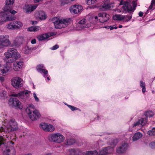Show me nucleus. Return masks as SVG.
I'll return each instance as SVG.
<instances>
[{"label": "nucleus", "mask_w": 155, "mask_h": 155, "mask_svg": "<svg viewBox=\"0 0 155 155\" xmlns=\"http://www.w3.org/2000/svg\"><path fill=\"white\" fill-rule=\"evenodd\" d=\"M38 6V5H26L23 7L24 11L27 13H31Z\"/></svg>", "instance_id": "10"}, {"label": "nucleus", "mask_w": 155, "mask_h": 155, "mask_svg": "<svg viewBox=\"0 0 155 155\" xmlns=\"http://www.w3.org/2000/svg\"><path fill=\"white\" fill-rule=\"evenodd\" d=\"M69 151L70 155H84V152L78 149H71Z\"/></svg>", "instance_id": "18"}, {"label": "nucleus", "mask_w": 155, "mask_h": 155, "mask_svg": "<svg viewBox=\"0 0 155 155\" xmlns=\"http://www.w3.org/2000/svg\"><path fill=\"white\" fill-rule=\"evenodd\" d=\"M11 81L12 84L15 88H19L23 86V80L19 77H16L13 78Z\"/></svg>", "instance_id": "7"}, {"label": "nucleus", "mask_w": 155, "mask_h": 155, "mask_svg": "<svg viewBox=\"0 0 155 155\" xmlns=\"http://www.w3.org/2000/svg\"><path fill=\"white\" fill-rule=\"evenodd\" d=\"M35 16L37 19L41 20H45L47 18V16L43 11L36 12L35 14Z\"/></svg>", "instance_id": "17"}, {"label": "nucleus", "mask_w": 155, "mask_h": 155, "mask_svg": "<svg viewBox=\"0 0 155 155\" xmlns=\"http://www.w3.org/2000/svg\"><path fill=\"white\" fill-rule=\"evenodd\" d=\"M85 19H83L81 20L79 22V24H83L84 25V24L85 23Z\"/></svg>", "instance_id": "52"}, {"label": "nucleus", "mask_w": 155, "mask_h": 155, "mask_svg": "<svg viewBox=\"0 0 155 155\" xmlns=\"http://www.w3.org/2000/svg\"><path fill=\"white\" fill-rule=\"evenodd\" d=\"M82 8V7L81 5H75L71 6L69 10L71 13L76 14L78 13Z\"/></svg>", "instance_id": "11"}, {"label": "nucleus", "mask_w": 155, "mask_h": 155, "mask_svg": "<svg viewBox=\"0 0 155 155\" xmlns=\"http://www.w3.org/2000/svg\"><path fill=\"white\" fill-rule=\"evenodd\" d=\"M45 155H52V153H48L46 154Z\"/></svg>", "instance_id": "62"}, {"label": "nucleus", "mask_w": 155, "mask_h": 155, "mask_svg": "<svg viewBox=\"0 0 155 155\" xmlns=\"http://www.w3.org/2000/svg\"><path fill=\"white\" fill-rule=\"evenodd\" d=\"M18 129V125L14 119L10 120L6 127H2L0 128V131H4L6 133L16 130Z\"/></svg>", "instance_id": "2"}, {"label": "nucleus", "mask_w": 155, "mask_h": 155, "mask_svg": "<svg viewBox=\"0 0 155 155\" xmlns=\"http://www.w3.org/2000/svg\"><path fill=\"white\" fill-rule=\"evenodd\" d=\"M40 28L39 26H32L28 28L29 31H36L39 30Z\"/></svg>", "instance_id": "36"}, {"label": "nucleus", "mask_w": 155, "mask_h": 155, "mask_svg": "<svg viewBox=\"0 0 155 155\" xmlns=\"http://www.w3.org/2000/svg\"><path fill=\"white\" fill-rule=\"evenodd\" d=\"M16 151L14 147L13 146L7 148L3 152L4 155H15Z\"/></svg>", "instance_id": "13"}, {"label": "nucleus", "mask_w": 155, "mask_h": 155, "mask_svg": "<svg viewBox=\"0 0 155 155\" xmlns=\"http://www.w3.org/2000/svg\"><path fill=\"white\" fill-rule=\"evenodd\" d=\"M4 12H2L0 16V25L3 24L4 22L6 21H11L15 20L14 16H10L9 15V13L7 12L4 11Z\"/></svg>", "instance_id": "6"}, {"label": "nucleus", "mask_w": 155, "mask_h": 155, "mask_svg": "<svg viewBox=\"0 0 155 155\" xmlns=\"http://www.w3.org/2000/svg\"><path fill=\"white\" fill-rule=\"evenodd\" d=\"M142 134L139 132L136 133L133 137V140L134 141H135L139 140L142 137Z\"/></svg>", "instance_id": "28"}, {"label": "nucleus", "mask_w": 155, "mask_h": 155, "mask_svg": "<svg viewBox=\"0 0 155 155\" xmlns=\"http://www.w3.org/2000/svg\"><path fill=\"white\" fill-rule=\"evenodd\" d=\"M117 26H115L114 25V29H117Z\"/></svg>", "instance_id": "63"}, {"label": "nucleus", "mask_w": 155, "mask_h": 155, "mask_svg": "<svg viewBox=\"0 0 155 155\" xmlns=\"http://www.w3.org/2000/svg\"><path fill=\"white\" fill-rule=\"evenodd\" d=\"M56 33L55 32H53L51 33H47V34L48 35V37L49 38L50 36H52L53 35H56Z\"/></svg>", "instance_id": "51"}, {"label": "nucleus", "mask_w": 155, "mask_h": 155, "mask_svg": "<svg viewBox=\"0 0 155 155\" xmlns=\"http://www.w3.org/2000/svg\"><path fill=\"white\" fill-rule=\"evenodd\" d=\"M4 138L2 136H0V146L3 144H4L3 141L5 140V138L6 137L9 140L10 139H11V136L9 137L8 134L6 135H4ZM7 139H5L6 140Z\"/></svg>", "instance_id": "31"}, {"label": "nucleus", "mask_w": 155, "mask_h": 155, "mask_svg": "<svg viewBox=\"0 0 155 155\" xmlns=\"http://www.w3.org/2000/svg\"><path fill=\"white\" fill-rule=\"evenodd\" d=\"M33 96L34 97V99H35V100L37 102H38L39 101V99L37 97L36 94L35 93H34L33 94Z\"/></svg>", "instance_id": "49"}, {"label": "nucleus", "mask_w": 155, "mask_h": 155, "mask_svg": "<svg viewBox=\"0 0 155 155\" xmlns=\"http://www.w3.org/2000/svg\"><path fill=\"white\" fill-rule=\"evenodd\" d=\"M137 6V3L134 1L130 3V1L128 2L127 0V14L129 13V15H127V21L131 19L132 18V14L133 13Z\"/></svg>", "instance_id": "3"}, {"label": "nucleus", "mask_w": 155, "mask_h": 155, "mask_svg": "<svg viewBox=\"0 0 155 155\" xmlns=\"http://www.w3.org/2000/svg\"><path fill=\"white\" fill-rule=\"evenodd\" d=\"M94 18L95 20H98L101 22H104L109 19L110 15L106 13H98V16L94 17Z\"/></svg>", "instance_id": "8"}, {"label": "nucleus", "mask_w": 155, "mask_h": 155, "mask_svg": "<svg viewBox=\"0 0 155 155\" xmlns=\"http://www.w3.org/2000/svg\"><path fill=\"white\" fill-rule=\"evenodd\" d=\"M35 108L34 106L32 104H28L27 105L26 109V113L29 115L31 114L32 112L35 111Z\"/></svg>", "instance_id": "22"}, {"label": "nucleus", "mask_w": 155, "mask_h": 155, "mask_svg": "<svg viewBox=\"0 0 155 155\" xmlns=\"http://www.w3.org/2000/svg\"><path fill=\"white\" fill-rule=\"evenodd\" d=\"M143 13L142 12H140L139 13L138 15L140 17H142L143 15Z\"/></svg>", "instance_id": "57"}, {"label": "nucleus", "mask_w": 155, "mask_h": 155, "mask_svg": "<svg viewBox=\"0 0 155 155\" xmlns=\"http://www.w3.org/2000/svg\"><path fill=\"white\" fill-rule=\"evenodd\" d=\"M42 0H35L34 2L35 3L38 2Z\"/></svg>", "instance_id": "61"}, {"label": "nucleus", "mask_w": 155, "mask_h": 155, "mask_svg": "<svg viewBox=\"0 0 155 155\" xmlns=\"http://www.w3.org/2000/svg\"><path fill=\"white\" fill-rule=\"evenodd\" d=\"M84 155H97L98 153L96 150L88 151L85 152H84Z\"/></svg>", "instance_id": "33"}, {"label": "nucleus", "mask_w": 155, "mask_h": 155, "mask_svg": "<svg viewBox=\"0 0 155 155\" xmlns=\"http://www.w3.org/2000/svg\"><path fill=\"white\" fill-rule=\"evenodd\" d=\"M9 36L8 35H0V50L10 45Z\"/></svg>", "instance_id": "5"}, {"label": "nucleus", "mask_w": 155, "mask_h": 155, "mask_svg": "<svg viewBox=\"0 0 155 155\" xmlns=\"http://www.w3.org/2000/svg\"><path fill=\"white\" fill-rule=\"evenodd\" d=\"M90 26V25H86V26H85L84 25H81V27H83V28H88V27H89Z\"/></svg>", "instance_id": "58"}, {"label": "nucleus", "mask_w": 155, "mask_h": 155, "mask_svg": "<svg viewBox=\"0 0 155 155\" xmlns=\"http://www.w3.org/2000/svg\"><path fill=\"white\" fill-rule=\"evenodd\" d=\"M30 92L28 91H25L21 92L17 94H13L12 96L14 97H17L20 99H23L24 98L25 95H27Z\"/></svg>", "instance_id": "21"}, {"label": "nucleus", "mask_w": 155, "mask_h": 155, "mask_svg": "<svg viewBox=\"0 0 155 155\" xmlns=\"http://www.w3.org/2000/svg\"><path fill=\"white\" fill-rule=\"evenodd\" d=\"M54 130V127L52 125L48 124L46 131L52 132Z\"/></svg>", "instance_id": "35"}, {"label": "nucleus", "mask_w": 155, "mask_h": 155, "mask_svg": "<svg viewBox=\"0 0 155 155\" xmlns=\"http://www.w3.org/2000/svg\"><path fill=\"white\" fill-rule=\"evenodd\" d=\"M8 104L9 105L17 108L20 109L22 108L21 103L16 98H10L8 101Z\"/></svg>", "instance_id": "9"}, {"label": "nucleus", "mask_w": 155, "mask_h": 155, "mask_svg": "<svg viewBox=\"0 0 155 155\" xmlns=\"http://www.w3.org/2000/svg\"><path fill=\"white\" fill-rule=\"evenodd\" d=\"M123 27L122 26V25H119V27L120 28H121Z\"/></svg>", "instance_id": "64"}, {"label": "nucleus", "mask_w": 155, "mask_h": 155, "mask_svg": "<svg viewBox=\"0 0 155 155\" xmlns=\"http://www.w3.org/2000/svg\"><path fill=\"white\" fill-rule=\"evenodd\" d=\"M87 3L88 5H91L95 3L96 0H86Z\"/></svg>", "instance_id": "46"}, {"label": "nucleus", "mask_w": 155, "mask_h": 155, "mask_svg": "<svg viewBox=\"0 0 155 155\" xmlns=\"http://www.w3.org/2000/svg\"><path fill=\"white\" fill-rule=\"evenodd\" d=\"M0 80L3 82L4 81V78L3 77H0Z\"/></svg>", "instance_id": "59"}, {"label": "nucleus", "mask_w": 155, "mask_h": 155, "mask_svg": "<svg viewBox=\"0 0 155 155\" xmlns=\"http://www.w3.org/2000/svg\"><path fill=\"white\" fill-rule=\"evenodd\" d=\"M116 144H114L112 147H108L103 148L100 151L99 154L100 155H106V154L112 153L113 151V147L115 146Z\"/></svg>", "instance_id": "12"}, {"label": "nucleus", "mask_w": 155, "mask_h": 155, "mask_svg": "<svg viewBox=\"0 0 155 155\" xmlns=\"http://www.w3.org/2000/svg\"><path fill=\"white\" fill-rule=\"evenodd\" d=\"M114 25H112V26H108L107 27H105V28H110V30H113L114 29Z\"/></svg>", "instance_id": "55"}, {"label": "nucleus", "mask_w": 155, "mask_h": 155, "mask_svg": "<svg viewBox=\"0 0 155 155\" xmlns=\"http://www.w3.org/2000/svg\"><path fill=\"white\" fill-rule=\"evenodd\" d=\"M71 21L70 18L63 19L58 17H54L52 19L55 28L56 29L65 28L66 25L70 24Z\"/></svg>", "instance_id": "1"}, {"label": "nucleus", "mask_w": 155, "mask_h": 155, "mask_svg": "<svg viewBox=\"0 0 155 155\" xmlns=\"http://www.w3.org/2000/svg\"><path fill=\"white\" fill-rule=\"evenodd\" d=\"M149 146L151 148H155V141L151 142Z\"/></svg>", "instance_id": "48"}, {"label": "nucleus", "mask_w": 155, "mask_h": 155, "mask_svg": "<svg viewBox=\"0 0 155 155\" xmlns=\"http://www.w3.org/2000/svg\"><path fill=\"white\" fill-rule=\"evenodd\" d=\"M150 9L155 8V0H152L151 4L149 7Z\"/></svg>", "instance_id": "45"}, {"label": "nucleus", "mask_w": 155, "mask_h": 155, "mask_svg": "<svg viewBox=\"0 0 155 155\" xmlns=\"http://www.w3.org/2000/svg\"><path fill=\"white\" fill-rule=\"evenodd\" d=\"M5 9V10H3L4 11H5V12H7L9 13H10L14 15L17 13V12L15 10L11 9L10 7L6 8Z\"/></svg>", "instance_id": "39"}, {"label": "nucleus", "mask_w": 155, "mask_h": 155, "mask_svg": "<svg viewBox=\"0 0 155 155\" xmlns=\"http://www.w3.org/2000/svg\"><path fill=\"white\" fill-rule=\"evenodd\" d=\"M29 117L31 120H35L41 117V114L37 110H35Z\"/></svg>", "instance_id": "20"}, {"label": "nucleus", "mask_w": 155, "mask_h": 155, "mask_svg": "<svg viewBox=\"0 0 155 155\" xmlns=\"http://www.w3.org/2000/svg\"><path fill=\"white\" fill-rule=\"evenodd\" d=\"M48 38L47 33L43 34L38 36V39L40 41L44 40Z\"/></svg>", "instance_id": "30"}, {"label": "nucleus", "mask_w": 155, "mask_h": 155, "mask_svg": "<svg viewBox=\"0 0 155 155\" xmlns=\"http://www.w3.org/2000/svg\"><path fill=\"white\" fill-rule=\"evenodd\" d=\"M8 50H11V52H9L10 53L12 58L16 60L20 57V54H18L17 50L16 49L13 48H9Z\"/></svg>", "instance_id": "19"}, {"label": "nucleus", "mask_w": 155, "mask_h": 155, "mask_svg": "<svg viewBox=\"0 0 155 155\" xmlns=\"http://www.w3.org/2000/svg\"><path fill=\"white\" fill-rule=\"evenodd\" d=\"M23 38L21 37H17L15 39L14 44L16 46H18L21 44L23 42Z\"/></svg>", "instance_id": "25"}, {"label": "nucleus", "mask_w": 155, "mask_h": 155, "mask_svg": "<svg viewBox=\"0 0 155 155\" xmlns=\"http://www.w3.org/2000/svg\"><path fill=\"white\" fill-rule=\"evenodd\" d=\"M63 0H61V4L63 5H64L65 4L67 3L66 2H63Z\"/></svg>", "instance_id": "60"}, {"label": "nucleus", "mask_w": 155, "mask_h": 155, "mask_svg": "<svg viewBox=\"0 0 155 155\" xmlns=\"http://www.w3.org/2000/svg\"><path fill=\"white\" fill-rule=\"evenodd\" d=\"M120 8L117 10L118 12L126 13V2L121 0L120 4Z\"/></svg>", "instance_id": "16"}, {"label": "nucleus", "mask_w": 155, "mask_h": 155, "mask_svg": "<svg viewBox=\"0 0 155 155\" xmlns=\"http://www.w3.org/2000/svg\"><path fill=\"white\" fill-rule=\"evenodd\" d=\"M140 124V122H139V120L137 121L136 123H134L133 125V127H135L136 126L139 125Z\"/></svg>", "instance_id": "54"}, {"label": "nucleus", "mask_w": 155, "mask_h": 155, "mask_svg": "<svg viewBox=\"0 0 155 155\" xmlns=\"http://www.w3.org/2000/svg\"><path fill=\"white\" fill-rule=\"evenodd\" d=\"M48 124L46 123H41L40 125V127L46 131Z\"/></svg>", "instance_id": "41"}, {"label": "nucleus", "mask_w": 155, "mask_h": 155, "mask_svg": "<svg viewBox=\"0 0 155 155\" xmlns=\"http://www.w3.org/2000/svg\"><path fill=\"white\" fill-rule=\"evenodd\" d=\"M48 138L51 142H54L57 143H62L65 140L64 136L58 133L50 134L48 136Z\"/></svg>", "instance_id": "4"}, {"label": "nucleus", "mask_w": 155, "mask_h": 155, "mask_svg": "<svg viewBox=\"0 0 155 155\" xmlns=\"http://www.w3.org/2000/svg\"><path fill=\"white\" fill-rule=\"evenodd\" d=\"M59 48V46L58 45H55L54 46H53L52 48L51 49L52 50H56L58 48Z\"/></svg>", "instance_id": "53"}, {"label": "nucleus", "mask_w": 155, "mask_h": 155, "mask_svg": "<svg viewBox=\"0 0 155 155\" xmlns=\"http://www.w3.org/2000/svg\"><path fill=\"white\" fill-rule=\"evenodd\" d=\"M44 68V66L42 64H39L37 66L36 68L37 71L39 72H40Z\"/></svg>", "instance_id": "44"}, {"label": "nucleus", "mask_w": 155, "mask_h": 155, "mask_svg": "<svg viewBox=\"0 0 155 155\" xmlns=\"http://www.w3.org/2000/svg\"><path fill=\"white\" fill-rule=\"evenodd\" d=\"M9 52H11V50H8V49L7 51L4 53V55L5 57V58L4 60L5 61H7V60L10 59V60H8V61H7V62L8 63H11L13 61V60L12 59L13 58L12 56L11 55L10 53Z\"/></svg>", "instance_id": "23"}, {"label": "nucleus", "mask_w": 155, "mask_h": 155, "mask_svg": "<svg viewBox=\"0 0 155 155\" xmlns=\"http://www.w3.org/2000/svg\"><path fill=\"white\" fill-rule=\"evenodd\" d=\"M144 114L147 117H150L153 115L154 114L152 111H149L146 112Z\"/></svg>", "instance_id": "40"}, {"label": "nucleus", "mask_w": 155, "mask_h": 155, "mask_svg": "<svg viewBox=\"0 0 155 155\" xmlns=\"http://www.w3.org/2000/svg\"><path fill=\"white\" fill-rule=\"evenodd\" d=\"M31 43L32 44H34L36 43V40L35 39H33L31 41Z\"/></svg>", "instance_id": "56"}, {"label": "nucleus", "mask_w": 155, "mask_h": 155, "mask_svg": "<svg viewBox=\"0 0 155 155\" xmlns=\"http://www.w3.org/2000/svg\"><path fill=\"white\" fill-rule=\"evenodd\" d=\"M126 143L124 142L122 146L119 147L117 150V152L118 153H120L124 152L126 150Z\"/></svg>", "instance_id": "24"}, {"label": "nucleus", "mask_w": 155, "mask_h": 155, "mask_svg": "<svg viewBox=\"0 0 155 155\" xmlns=\"http://www.w3.org/2000/svg\"><path fill=\"white\" fill-rule=\"evenodd\" d=\"M68 106L69 107L72 111H74V110H76L78 109V108L77 107H74V106H71V105H68Z\"/></svg>", "instance_id": "50"}, {"label": "nucleus", "mask_w": 155, "mask_h": 155, "mask_svg": "<svg viewBox=\"0 0 155 155\" xmlns=\"http://www.w3.org/2000/svg\"><path fill=\"white\" fill-rule=\"evenodd\" d=\"M140 124L142 126L144 125L147 123V120L143 118H141L139 120Z\"/></svg>", "instance_id": "43"}, {"label": "nucleus", "mask_w": 155, "mask_h": 155, "mask_svg": "<svg viewBox=\"0 0 155 155\" xmlns=\"http://www.w3.org/2000/svg\"><path fill=\"white\" fill-rule=\"evenodd\" d=\"M75 142V140L73 138L67 139L65 142V143L67 145L70 146L73 144Z\"/></svg>", "instance_id": "29"}, {"label": "nucleus", "mask_w": 155, "mask_h": 155, "mask_svg": "<svg viewBox=\"0 0 155 155\" xmlns=\"http://www.w3.org/2000/svg\"><path fill=\"white\" fill-rule=\"evenodd\" d=\"M125 18V16L118 14L115 15L113 17V19L117 21H122L124 20Z\"/></svg>", "instance_id": "26"}, {"label": "nucleus", "mask_w": 155, "mask_h": 155, "mask_svg": "<svg viewBox=\"0 0 155 155\" xmlns=\"http://www.w3.org/2000/svg\"><path fill=\"white\" fill-rule=\"evenodd\" d=\"M15 29H19L23 25V23L20 21H15Z\"/></svg>", "instance_id": "34"}, {"label": "nucleus", "mask_w": 155, "mask_h": 155, "mask_svg": "<svg viewBox=\"0 0 155 155\" xmlns=\"http://www.w3.org/2000/svg\"><path fill=\"white\" fill-rule=\"evenodd\" d=\"M140 86L142 88V92L143 93L145 92L146 91L145 83L143 82L142 81H140Z\"/></svg>", "instance_id": "37"}, {"label": "nucleus", "mask_w": 155, "mask_h": 155, "mask_svg": "<svg viewBox=\"0 0 155 155\" xmlns=\"http://www.w3.org/2000/svg\"><path fill=\"white\" fill-rule=\"evenodd\" d=\"M23 61H16L13 65V70L15 71H19L23 67Z\"/></svg>", "instance_id": "14"}, {"label": "nucleus", "mask_w": 155, "mask_h": 155, "mask_svg": "<svg viewBox=\"0 0 155 155\" xmlns=\"http://www.w3.org/2000/svg\"><path fill=\"white\" fill-rule=\"evenodd\" d=\"M40 73H43L44 74L43 76L45 77V76L48 74V71L46 69H43Z\"/></svg>", "instance_id": "47"}, {"label": "nucleus", "mask_w": 155, "mask_h": 155, "mask_svg": "<svg viewBox=\"0 0 155 155\" xmlns=\"http://www.w3.org/2000/svg\"><path fill=\"white\" fill-rule=\"evenodd\" d=\"M6 27L9 29H15V21L10 22L7 25Z\"/></svg>", "instance_id": "32"}, {"label": "nucleus", "mask_w": 155, "mask_h": 155, "mask_svg": "<svg viewBox=\"0 0 155 155\" xmlns=\"http://www.w3.org/2000/svg\"><path fill=\"white\" fill-rule=\"evenodd\" d=\"M147 134L150 136L155 135V127H153L151 130L148 131Z\"/></svg>", "instance_id": "42"}, {"label": "nucleus", "mask_w": 155, "mask_h": 155, "mask_svg": "<svg viewBox=\"0 0 155 155\" xmlns=\"http://www.w3.org/2000/svg\"><path fill=\"white\" fill-rule=\"evenodd\" d=\"M113 7V5L109 1H106L103 2L101 5V9L102 10L110 9Z\"/></svg>", "instance_id": "15"}, {"label": "nucleus", "mask_w": 155, "mask_h": 155, "mask_svg": "<svg viewBox=\"0 0 155 155\" xmlns=\"http://www.w3.org/2000/svg\"><path fill=\"white\" fill-rule=\"evenodd\" d=\"M9 70V68L8 67L6 66L3 69H1V71L2 74H6Z\"/></svg>", "instance_id": "38"}, {"label": "nucleus", "mask_w": 155, "mask_h": 155, "mask_svg": "<svg viewBox=\"0 0 155 155\" xmlns=\"http://www.w3.org/2000/svg\"><path fill=\"white\" fill-rule=\"evenodd\" d=\"M14 1L15 0H7L5 1L6 4L3 8V10H6V8L10 7L9 5H13Z\"/></svg>", "instance_id": "27"}]
</instances>
